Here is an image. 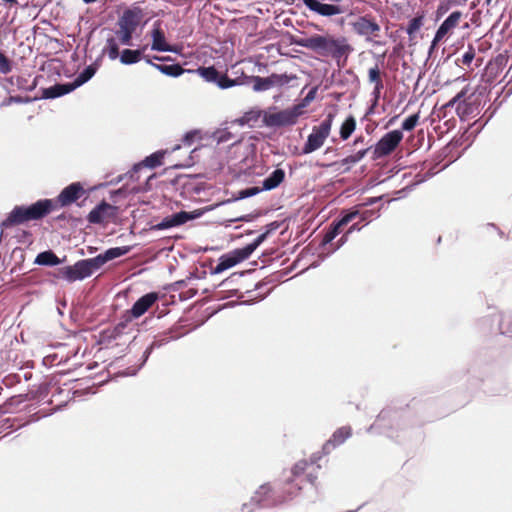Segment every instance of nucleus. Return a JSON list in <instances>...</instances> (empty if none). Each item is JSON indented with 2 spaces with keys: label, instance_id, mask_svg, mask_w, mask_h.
<instances>
[{
  "label": "nucleus",
  "instance_id": "3",
  "mask_svg": "<svg viewBox=\"0 0 512 512\" xmlns=\"http://www.w3.org/2000/svg\"><path fill=\"white\" fill-rule=\"evenodd\" d=\"M334 118L335 113L329 112L318 126L312 128V132L308 135L302 147V154H310L323 146L325 140L330 135Z\"/></svg>",
  "mask_w": 512,
  "mask_h": 512
},
{
  "label": "nucleus",
  "instance_id": "58",
  "mask_svg": "<svg viewBox=\"0 0 512 512\" xmlns=\"http://www.w3.org/2000/svg\"><path fill=\"white\" fill-rule=\"evenodd\" d=\"M380 199H381L380 197L370 198L367 200L365 205H373V204L377 203Z\"/></svg>",
  "mask_w": 512,
  "mask_h": 512
},
{
  "label": "nucleus",
  "instance_id": "23",
  "mask_svg": "<svg viewBox=\"0 0 512 512\" xmlns=\"http://www.w3.org/2000/svg\"><path fill=\"white\" fill-rule=\"evenodd\" d=\"M165 153H166V151H164V150L156 151V152L150 154L149 156H147L141 163L135 164L133 169L135 171H137L138 169H140L143 166L148 167L150 169H154V168L162 165Z\"/></svg>",
  "mask_w": 512,
  "mask_h": 512
},
{
  "label": "nucleus",
  "instance_id": "11",
  "mask_svg": "<svg viewBox=\"0 0 512 512\" xmlns=\"http://www.w3.org/2000/svg\"><path fill=\"white\" fill-rule=\"evenodd\" d=\"M202 212L195 210L193 212L179 211L163 218L159 223L151 227L152 230H166L185 224L190 220L199 218Z\"/></svg>",
  "mask_w": 512,
  "mask_h": 512
},
{
  "label": "nucleus",
  "instance_id": "43",
  "mask_svg": "<svg viewBox=\"0 0 512 512\" xmlns=\"http://www.w3.org/2000/svg\"><path fill=\"white\" fill-rule=\"evenodd\" d=\"M135 31L119 28L117 34L122 45H131L132 37Z\"/></svg>",
  "mask_w": 512,
  "mask_h": 512
},
{
  "label": "nucleus",
  "instance_id": "15",
  "mask_svg": "<svg viewBox=\"0 0 512 512\" xmlns=\"http://www.w3.org/2000/svg\"><path fill=\"white\" fill-rule=\"evenodd\" d=\"M246 259L248 258L241 248L235 249L219 258L217 265L211 270V274H220Z\"/></svg>",
  "mask_w": 512,
  "mask_h": 512
},
{
  "label": "nucleus",
  "instance_id": "60",
  "mask_svg": "<svg viewBox=\"0 0 512 512\" xmlns=\"http://www.w3.org/2000/svg\"><path fill=\"white\" fill-rule=\"evenodd\" d=\"M439 42H435V37L433 38L432 42H431V45L429 47V55L432 54V52L434 51L436 45L438 44Z\"/></svg>",
  "mask_w": 512,
  "mask_h": 512
},
{
  "label": "nucleus",
  "instance_id": "14",
  "mask_svg": "<svg viewBox=\"0 0 512 512\" xmlns=\"http://www.w3.org/2000/svg\"><path fill=\"white\" fill-rule=\"evenodd\" d=\"M162 21L157 20L153 24V28L151 31V50L157 52H172L177 53L178 49L176 46L169 45L166 42L165 33L161 28Z\"/></svg>",
  "mask_w": 512,
  "mask_h": 512
},
{
  "label": "nucleus",
  "instance_id": "47",
  "mask_svg": "<svg viewBox=\"0 0 512 512\" xmlns=\"http://www.w3.org/2000/svg\"><path fill=\"white\" fill-rule=\"evenodd\" d=\"M466 94L467 89H462L445 105V107H453L456 104L458 105L465 98Z\"/></svg>",
  "mask_w": 512,
  "mask_h": 512
},
{
  "label": "nucleus",
  "instance_id": "2",
  "mask_svg": "<svg viewBox=\"0 0 512 512\" xmlns=\"http://www.w3.org/2000/svg\"><path fill=\"white\" fill-rule=\"evenodd\" d=\"M52 204L50 199H40L28 206H15L0 223V227L7 229L24 224L28 221L40 220L51 213Z\"/></svg>",
  "mask_w": 512,
  "mask_h": 512
},
{
  "label": "nucleus",
  "instance_id": "46",
  "mask_svg": "<svg viewBox=\"0 0 512 512\" xmlns=\"http://www.w3.org/2000/svg\"><path fill=\"white\" fill-rule=\"evenodd\" d=\"M133 318H134V317H130V313H129L128 311H126V312L123 314V316H122V318H121L120 322L115 326V331H116L117 333H121V332H122V330L126 328L127 324H128L130 321H132V319H133Z\"/></svg>",
  "mask_w": 512,
  "mask_h": 512
},
{
  "label": "nucleus",
  "instance_id": "21",
  "mask_svg": "<svg viewBox=\"0 0 512 512\" xmlns=\"http://www.w3.org/2000/svg\"><path fill=\"white\" fill-rule=\"evenodd\" d=\"M285 178V171L281 168L275 169L268 177L262 181V191H270L277 188Z\"/></svg>",
  "mask_w": 512,
  "mask_h": 512
},
{
  "label": "nucleus",
  "instance_id": "62",
  "mask_svg": "<svg viewBox=\"0 0 512 512\" xmlns=\"http://www.w3.org/2000/svg\"><path fill=\"white\" fill-rule=\"evenodd\" d=\"M307 478H308V481H309L311 484H314V482H315V480H316V478H317V477H316V476H314V475H312V474H309V475L307 476Z\"/></svg>",
  "mask_w": 512,
  "mask_h": 512
},
{
  "label": "nucleus",
  "instance_id": "45",
  "mask_svg": "<svg viewBox=\"0 0 512 512\" xmlns=\"http://www.w3.org/2000/svg\"><path fill=\"white\" fill-rule=\"evenodd\" d=\"M474 58H475V51L470 46L468 48V50L462 55L461 59L456 60V64H459L461 62L462 64L469 66L472 63Z\"/></svg>",
  "mask_w": 512,
  "mask_h": 512
},
{
  "label": "nucleus",
  "instance_id": "53",
  "mask_svg": "<svg viewBox=\"0 0 512 512\" xmlns=\"http://www.w3.org/2000/svg\"><path fill=\"white\" fill-rule=\"evenodd\" d=\"M254 219V215L252 214H247V215H243V216H240V217H237V218H234V219H230L228 220V223H233V222H238V221H243V222H250Z\"/></svg>",
  "mask_w": 512,
  "mask_h": 512
},
{
  "label": "nucleus",
  "instance_id": "19",
  "mask_svg": "<svg viewBox=\"0 0 512 512\" xmlns=\"http://www.w3.org/2000/svg\"><path fill=\"white\" fill-rule=\"evenodd\" d=\"M461 17L462 13L460 11L452 12L437 29L435 33V42H440L453 28H455Z\"/></svg>",
  "mask_w": 512,
  "mask_h": 512
},
{
  "label": "nucleus",
  "instance_id": "37",
  "mask_svg": "<svg viewBox=\"0 0 512 512\" xmlns=\"http://www.w3.org/2000/svg\"><path fill=\"white\" fill-rule=\"evenodd\" d=\"M267 237V233L263 232L252 243L241 248L245 255L247 256V258L251 256V254L267 239Z\"/></svg>",
  "mask_w": 512,
  "mask_h": 512
},
{
  "label": "nucleus",
  "instance_id": "48",
  "mask_svg": "<svg viewBox=\"0 0 512 512\" xmlns=\"http://www.w3.org/2000/svg\"><path fill=\"white\" fill-rule=\"evenodd\" d=\"M378 216L379 215L374 210H365L363 212L359 211V215H358V217L360 218L361 221H366V222H369V221H371V219L377 218Z\"/></svg>",
  "mask_w": 512,
  "mask_h": 512
},
{
  "label": "nucleus",
  "instance_id": "41",
  "mask_svg": "<svg viewBox=\"0 0 512 512\" xmlns=\"http://www.w3.org/2000/svg\"><path fill=\"white\" fill-rule=\"evenodd\" d=\"M317 90V86L312 87L306 94V96L302 99V102L300 104L294 105L295 107L300 108L301 115L303 114V108H305L309 103H311L315 99Z\"/></svg>",
  "mask_w": 512,
  "mask_h": 512
},
{
  "label": "nucleus",
  "instance_id": "51",
  "mask_svg": "<svg viewBox=\"0 0 512 512\" xmlns=\"http://www.w3.org/2000/svg\"><path fill=\"white\" fill-rule=\"evenodd\" d=\"M156 348H159V344L151 343L150 346L146 348V350L143 353V360L139 368H141L146 363L152 351Z\"/></svg>",
  "mask_w": 512,
  "mask_h": 512
},
{
  "label": "nucleus",
  "instance_id": "17",
  "mask_svg": "<svg viewBox=\"0 0 512 512\" xmlns=\"http://www.w3.org/2000/svg\"><path fill=\"white\" fill-rule=\"evenodd\" d=\"M159 295L156 292H150L140 297L131 307L127 310L130 317L139 318L145 314L149 308L158 300Z\"/></svg>",
  "mask_w": 512,
  "mask_h": 512
},
{
  "label": "nucleus",
  "instance_id": "6",
  "mask_svg": "<svg viewBox=\"0 0 512 512\" xmlns=\"http://www.w3.org/2000/svg\"><path fill=\"white\" fill-rule=\"evenodd\" d=\"M131 248L129 246L112 247L107 249L104 253H101L93 258L83 259L90 276L97 270H99L107 262L119 258L129 253Z\"/></svg>",
  "mask_w": 512,
  "mask_h": 512
},
{
  "label": "nucleus",
  "instance_id": "61",
  "mask_svg": "<svg viewBox=\"0 0 512 512\" xmlns=\"http://www.w3.org/2000/svg\"><path fill=\"white\" fill-rule=\"evenodd\" d=\"M152 343L159 344V347H161L162 345L168 343V339L167 338H163V339H160V340H155Z\"/></svg>",
  "mask_w": 512,
  "mask_h": 512
},
{
  "label": "nucleus",
  "instance_id": "36",
  "mask_svg": "<svg viewBox=\"0 0 512 512\" xmlns=\"http://www.w3.org/2000/svg\"><path fill=\"white\" fill-rule=\"evenodd\" d=\"M358 215L359 211L357 209L344 210L341 213V217L335 221L338 223V226H341L343 228L356 217H358Z\"/></svg>",
  "mask_w": 512,
  "mask_h": 512
},
{
  "label": "nucleus",
  "instance_id": "57",
  "mask_svg": "<svg viewBox=\"0 0 512 512\" xmlns=\"http://www.w3.org/2000/svg\"><path fill=\"white\" fill-rule=\"evenodd\" d=\"M360 230H361V227L357 223H355L349 227V229L347 230L346 233L349 235L350 233H352L354 231H360Z\"/></svg>",
  "mask_w": 512,
  "mask_h": 512
},
{
  "label": "nucleus",
  "instance_id": "4",
  "mask_svg": "<svg viewBox=\"0 0 512 512\" xmlns=\"http://www.w3.org/2000/svg\"><path fill=\"white\" fill-rule=\"evenodd\" d=\"M300 116L299 107L292 106L283 110H277L276 107H273L264 111L262 121L266 127L279 128L296 124Z\"/></svg>",
  "mask_w": 512,
  "mask_h": 512
},
{
  "label": "nucleus",
  "instance_id": "52",
  "mask_svg": "<svg viewBox=\"0 0 512 512\" xmlns=\"http://www.w3.org/2000/svg\"><path fill=\"white\" fill-rule=\"evenodd\" d=\"M156 348H159V344L151 343L150 346L146 348V350L143 353V360L139 368H141L146 363L152 351Z\"/></svg>",
  "mask_w": 512,
  "mask_h": 512
},
{
  "label": "nucleus",
  "instance_id": "16",
  "mask_svg": "<svg viewBox=\"0 0 512 512\" xmlns=\"http://www.w3.org/2000/svg\"><path fill=\"white\" fill-rule=\"evenodd\" d=\"M115 210V206L103 200L89 212L87 220L91 224H100L106 218L113 216Z\"/></svg>",
  "mask_w": 512,
  "mask_h": 512
},
{
  "label": "nucleus",
  "instance_id": "30",
  "mask_svg": "<svg viewBox=\"0 0 512 512\" xmlns=\"http://www.w3.org/2000/svg\"><path fill=\"white\" fill-rule=\"evenodd\" d=\"M260 192H262L260 187H257V186L248 187V188H245V189H242V190L238 191L237 194L234 195L232 199H228L226 201H223L222 204H227V203H230L232 201L246 199V198H249V197L257 195Z\"/></svg>",
  "mask_w": 512,
  "mask_h": 512
},
{
  "label": "nucleus",
  "instance_id": "13",
  "mask_svg": "<svg viewBox=\"0 0 512 512\" xmlns=\"http://www.w3.org/2000/svg\"><path fill=\"white\" fill-rule=\"evenodd\" d=\"M143 17V9L139 5L133 4L131 7L126 8L123 11L122 15L118 19V26L119 28L136 31Z\"/></svg>",
  "mask_w": 512,
  "mask_h": 512
},
{
  "label": "nucleus",
  "instance_id": "32",
  "mask_svg": "<svg viewBox=\"0 0 512 512\" xmlns=\"http://www.w3.org/2000/svg\"><path fill=\"white\" fill-rule=\"evenodd\" d=\"M356 128V121L353 116H349L341 125L340 137L347 140Z\"/></svg>",
  "mask_w": 512,
  "mask_h": 512
},
{
  "label": "nucleus",
  "instance_id": "55",
  "mask_svg": "<svg viewBox=\"0 0 512 512\" xmlns=\"http://www.w3.org/2000/svg\"><path fill=\"white\" fill-rule=\"evenodd\" d=\"M194 138H195V132H193V131L188 132L185 134V136L183 138V142L186 145H191L194 141Z\"/></svg>",
  "mask_w": 512,
  "mask_h": 512
},
{
  "label": "nucleus",
  "instance_id": "27",
  "mask_svg": "<svg viewBox=\"0 0 512 512\" xmlns=\"http://www.w3.org/2000/svg\"><path fill=\"white\" fill-rule=\"evenodd\" d=\"M193 72L200 75L206 82L216 84L220 72L214 66L199 67Z\"/></svg>",
  "mask_w": 512,
  "mask_h": 512
},
{
  "label": "nucleus",
  "instance_id": "26",
  "mask_svg": "<svg viewBox=\"0 0 512 512\" xmlns=\"http://www.w3.org/2000/svg\"><path fill=\"white\" fill-rule=\"evenodd\" d=\"M142 51L135 49H124L120 54V62L124 65H133L144 59Z\"/></svg>",
  "mask_w": 512,
  "mask_h": 512
},
{
  "label": "nucleus",
  "instance_id": "34",
  "mask_svg": "<svg viewBox=\"0 0 512 512\" xmlns=\"http://www.w3.org/2000/svg\"><path fill=\"white\" fill-rule=\"evenodd\" d=\"M213 139L217 142V144L227 143L231 140H234L232 145L238 142V140L235 139V136L227 129L217 130L214 132Z\"/></svg>",
  "mask_w": 512,
  "mask_h": 512
},
{
  "label": "nucleus",
  "instance_id": "20",
  "mask_svg": "<svg viewBox=\"0 0 512 512\" xmlns=\"http://www.w3.org/2000/svg\"><path fill=\"white\" fill-rule=\"evenodd\" d=\"M75 90L72 82L57 83L53 86L43 89L42 98L44 99H55L64 96Z\"/></svg>",
  "mask_w": 512,
  "mask_h": 512
},
{
  "label": "nucleus",
  "instance_id": "40",
  "mask_svg": "<svg viewBox=\"0 0 512 512\" xmlns=\"http://www.w3.org/2000/svg\"><path fill=\"white\" fill-rule=\"evenodd\" d=\"M423 25V16H416L412 18L406 27V33L410 38H412L415 33L421 28Z\"/></svg>",
  "mask_w": 512,
  "mask_h": 512
},
{
  "label": "nucleus",
  "instance_id": "18",
  "mask_svg": "<svg viewBox=\"0 0 512 512\" xmlns=\"http://www.w3.org/2000/svg\"><path fill=\"white\" fill-rule=\"evenodd\" d=\"M352 434V429L349 426H343L338 428L331 436L329 440L325 442L322 447L324 455L331 453L337 446L343 444Z\"/></svg>",
  "mask_w": 512,
  "mask_h": 512
},
{
  "label": "nucleus",
  "instance_id": "49",
  "mask_svg": "<svg viewBox=\"0 0 512 512\" xmlns=\"http://www.w3.org/2000/svg\"><path fill=\"white\" fill-rule=\"evenodd\" d=\"M306 467H307V462L306 461H299L297 462L293 468H292V474L295 476V477H298L300 476L305 470H306Z\"/></svg>",
  "mask_w": 512,
  "mask_h": 512
},
{
  "label": "nucleus",
  "instance_id": "5",
  "mask_svg": "<svg viewBox=\"0 0 512 512\" xmlns=\"http://www.w3.org/2000/svg\"><path fill=\"white\" fill-rule=\"evenodd\" d=\"M286 500L285 497L276 492L270 484L266 483L261 485L251 497L250 505H255L259 508H269L274 507L283 503ZM249 504L245 503L242 506V510L244 511Z\"/></svg>",
  "mask_w": 512,
  "mask_h": 512
},
{
  "label": "nucleus",
  "instance_id": "44",
  "mask_svg": "<svg viewBox=\"0 0 512 512\" xmlns=\"http://www.w3.org/2000/svg\"><path fill=\"white\" fill-rule=\"evenodd\" d=\"M12 71V62L11 60L0 51V73L8 74Z\"/></svg>",
  "mask_w": 512,
  "mask_h": 512
},
{
  "label": "nucleus",
  "instance_id": "10",
  "mask_svg": "<svg viewBox=\"0 0 512 512\" xmlns=\"http://www.w3.org/2000/svg\"><path fill=\"white\" fill-rule=\"evenodd\" d=\"M351 26L357 35L364 37L368 42H372V37H378L381 30L380 25L370 15L358 17Z\"/></svg>",
  "mask_w": 512,
  "mask_h": 512
},
{
  "label": "nucleus",
  "instance_id": "59",
  "mask_svg": "<svg viewBox=\"0 0 512 512\" xmlns=\"http://www.w3.org/2000/svg\"><path fill=\"white\" fill-rule=\"evenodd\" d=\"M447 11V7L443 4L439 5L438 9H437V13L438 15H442L444 14L445 12Z\"/></svg>",
  "mask_w": 512,
  "mask_h": 512
},
{
  "label": "nucleus",
  "instance_id": "39",
  "mask_svg": "<svg viewBox=\"0 0 512 512\" xmlns=\"http://www.w3.org/2000/svg\"><path fill=\"white\" fill-rule=\"evenodd\" d=\"M216 85L220 89H228L240 85V82L238 81V79L229 78L228 75L225 73H220L216 81Z\"/></svg>",
  "mask_w": 512,
  "mask_h": 512
},
{
  "label": "nucleus",
  "instance_id": "22",
  "mask_svg": "<svg viewBox=\"0 0 512 512\" xmlns=\"http://www.w3.org/2000/svg\"><path fill=\"white\" fill-rule=\"evenodd\" d=\"M65 258L60 259L52 250L40 252L34 263L40 266H57L64 262Z\"/></svg>",
  "mask_w": 512,
  "mask_h": 512
},
{
  "label": "nucleus",
  "instance_id": "35",
  "mask_svg": "<svg viewBox=\"0 0 512 512\" xmlns=\"http://www.w3.org/2000/svg\"><path fill=\"white\" fill-rule=\"evenodd\" d=\"M248 78L253 83V90L255 92H263L270 89L267 77L249 76Z\"/></svg>",
  "mask_w": 512,
  "mask_h": 512
},
{
  "label": "nucleus",
  "instance_id": "28",
  "mask_svg": "<svg viewBox=\"0 0 512 512\" xmlns=\"http://www.w3.org/2000/svg\"><path fill=\"white\" fill-rule=\"evenodd\" d=\"M342 227L338 226V223L334 220L326 233L323 236L321 246L323 249L326 248L328 244H331V242L338 236V234L341 232Z\"/></svg>",
  "mask_w": 512,
  "mask_h": 512
},
{
  "label": "nucleus",
  "instance_id": "1",
  "mask_svg": "<svg viewBox=\"0 0 512 512\" xmlns=\"http://www.w3.org/2000/svg\"><path fill=\"white\" fill-rule=\"evenodd\" d=\"M294 43L321 56L331 57L337 62H340L341 59L346 61L353 51V47L344 36L335 38L332 35L315 34L310 37L296 39Z\"/></svg>",
  "mask_w": 512,
  "mask_h": 512
},
{
  "label": "nucleus",
  "instance_id": "31",
  "mask_svg": "<svg viewBox=\"0 0 512 512\" xmlns=\"http://www.w3.org/2000/svg\"><path fill=\"white\" fill-rule=\"evenodd\" d=\"M103 53H107L109 59L111 60H116L117 58H120L119 46L114 37L111 36L106 40V45L103 48Z\"/></svg>",
  "mask_w": 512,
  "mask_h": 512
},
{
  "label": "nucleus",
  "instance_id": "38",
  "mask_svg": "<svg viewBox=\"0 0 512 512\" xmlns=\"http://www.w3.org/2000/svg\"><path fill=\"white\" fill-rule=\"evenodd\" d=\"M368 77L370 82L375 83L374 92L378 94L383 88V83L380 78V70L377 65L369 69Z\"/></svg>",
  "mask_w": 512,
  "mask_h": 512
},
{
  "label": "nucleus",
  "instance_id": "25",
  "mask_svg": "<svg viewBox=\"0 0 512 512\" xmlns=\"http://www.w3.org/2000/svg\"><path fill=\"white\" fill-rule=\"evenodd\" d=\"M98 65L93 63L88 65L81 71L77 77L72 81L75 89L88 82L97 72Z\"/></svg>",
  "mask_w": 512,
  "mask_h": 512
},
{
  "label": "nucleus",
  "instance_id": "7",
  "mask_svg": "<svg viewBox=\"0 0 512 512\" xmlns=\"http://www.w3.org/2000/svg\"><path fill=\"white\" fill-rule=\"evenodd\" d=\"M403 139L401 130H393L386 133L375 145L373 159H379L391 154Z\"/></svg>",
  "mask_w": 512,
  "mask_h": 512
},
{
  "label": "nucleus",
  "instance_id": "64",
  "mask_svg": "<svg viewBox=\"0 0 512 512\" xmlns=\"http://www.w3.org/2000/svg\"><path fill=\"white\" fill-rule=\"evenodd\" d=\"M363 141V138L362 137H359V138H356L353 142L354 145H357V144H360V142Z\"/></svg>",
  "mask_w": 512,
  "mask_h": 512
},
{
  "label": "nucleus",
  "instance_id": "33",
  "mask_svg": "<svg viewBox=\"0 0 512 512\" xmlns=\"http://www.w3.org/2000/svg\"><path fill=\"white\" fill-rule=\"evenodd\" d=\"M267 79H268L269 86L271 89L273 87H282V86L287 85L291 81L292 77L287 74L273 73L270 76H268Z\"/></svg>",
  "mask_w": 512,
  "mask_h": 512
},
{
  "label": "nucleus",
  "instance_id": "8",
  "mask_svg": "<svg viewBox=\"0 0 512 512\" xmlns=\"http://www.w3.org/2000/svg\"><path fill=\"white\" fill-rule=\"evenodd\" d=\"M56 279L65 280L69 283L81 281L90 277V273L84 260L77 261L74 265L59 267L53 274Z\"/></svg>",
  "mask_w": 512,
  "mask_h": 512
},
{
  "label": "nucleus",
  "instance_id": "54",
  "mask_svg": "<svg viewBox=\"0 0 512 512\" xmlns=\"http://www.w3.org/2000/svg\"><path fill=\"white\" fill-rule=\"evenodd\" d=\"M348 239V234L346 233L345 235H343L336 243L335 247L331 250V251H328L327 254H331L333 252H335L336 250H338L341 246H343L346 241Z\"/></svg>",
  "mask_w": 512,
  "mask_h": 512
},
{
  "label": "nucleus",
  "instance_id": "9",
  "mask_svg": "<svg viewBox=\"0 0 512 512\" xmlns=\"http://www.w3.org/2000/svg\"><path fill=\"white\" fill-rule=\"evenodd\" d=\"M85 190L80 182H73L66 186L55 199H50L53 203L51 212L60 208L66 207L77 201Z\"/></svg>",
  "mask_w": 512,
  "mask_h": 512
},
{
  "label": "nucleus",
  "instance_id": "50",
  "mask_svg": "<svg viewBox=\"0 0 512 512\" xmlns=\"http://www.w3.org/2000/svg\"><path fill=\"white\" fill-rule=\"evenodd\" d=\"M468 110L469 105L464 100H462L456 107V112L461 118L468 114Z\"/></svg>",
  "mask_w": 512,
  "mask_h": 512
},
{
  "label": "nucleus",
  "instance_id": "63",
  "mask_svg": "<svg viewBox=\"0 0 512 512\" xmlns=\"http://www.w3.org/2000/svg\"><path fill=\"white\" fill-rule=\"evenodd\" d=\"M178 287H183L186 284V280H180L175 283Z\"/></svg>",
  "mask_w": 512,
  "mask_h": 512
},
{
  "label": "nucleus",
  "instance_id": "29",
  "mask_svg": "<svg viewBox=\"0 0 512 512\" xmlns=\"http://www.w3.org/2000/svg\"><path fill=\"white\" fill-rule=\"evenodd\" d=\"M370 150V148H365L362 150H359L357 153L353 155H349L341 160L340 164L343 166H346L345 172L350 170V167L359 161H361L367 154V152Z\"/></svg>",
  "mask_w": 512,
  "mask_h": 512
},
{
  "label": "nucleus",
  "instance_id": "24",
  "mask_svg": "<svg viewBox=\"0 0 512 512\" xmlns=\"http://www.w3.org/2000/svg\"><path fill=\"white\" fill-rule=\"evenodd\" d=\"M494 320L497 321L501 334L512 337V313H499L494 316Z\"/></svg>",
  "mask_w": 512,
  "mask_h": 512
},
{
  "label": "nucleus",
  "instance_id": "42",
  "mask_svg": "<svg viewBox=\"0 0 512 512\" xmlns=\"http://www.w3.org/2000/svg\"><path fill=\"white\" fill-rule=\"evenodd\" d=\"M419 121V114L415 113L408 116L402 123V130L404 131H412Z\"/></svg>",
  "mask_w": 512,
  "mask_h": 512
},
{
  "label": "nucleus",
  "instance_id": "56",
  "mask_svg": "<svg viewBox=\"0 0 512 512\" xmlns=\"http://www.w3.org/2000/svg\"><path fill=\"white\" fill-rule=\"evenodd\" d=\"M280 226V224L277 222V221H274V222H271L270 224H268L266 226V231L265 233H267V235H269L271 232L275 231L276 229H278Z\"/></svg>",
  "mask_w": 512,
  "mask_h": 512
},
{
  "label": "nucleus",
  "instance_id": "12",
  "mask_svg": "<svg viewBox=\"0 0 512 512\" xmlns=\"http://www.w3.org/2000/svg\"><path fill=\"white\" fill-rule=\"evenodd\" d=\"M144 60L147 64L151 65L155 69H157L159 72L166 76L170 77H179L183 75L185 72L192 73L193 70L190 69H184L180 64H157L154 63L153 60L156 61H169L171 60L170 56H157L154 55L152 58L150 57H144Z\"/></svg>",
  "mask_w": 512,
  "mask_h": 512
}]
</instances>
